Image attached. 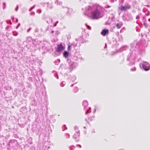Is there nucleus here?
<instances>
[{
	"label": "nucleus",
	"instance_id": "obj_33",
	"mask_svg": "<svg viewBox=\"0 0 150 150\" xmlns=\"http://www.w3.org/2000/svg\"><path fill=\"white\" fill-rule=\"evenodd\" d=\"M7 22L9 23L10 25H11L12 24L11 23L10 20H7Z\"/></svg>",
	"mask_w": 150,
	"mask_h": 150
},
{
	"label": "nucleus",
	"instance_id": "obj_39",
	"mask_svg": "<svg viewBox=\"0 0 150 150\" xmlns=\"http://www.w3.org/2000/svg\"><path fill=\"white\" fill-rule=\"evenodd\" d=\"M38 31V28H36L35 30V32L36 33Z\"/></svg>",
	"mask_w": 150,
	"mask_h": 150
},
{
	"label": "nucleus",
	"instance_id": "obj_50",
	"mask_svg": "<svg viewBox=\"0 0 150 150\" xmlns=\"http://www.w3.org/2000/svg\"><path fill=\"white\" fill-rule=\"evenodd\" d=\"M3 5H4V6H5L6 4H5V3L4 2L3 3Z\"/></svg>",
	"mask_w": 150,
	"mask_h": 150
},
{
	"label": "nucleus",
	"instance_id": "obj_51",
	"mask_svg": "<svg viewBox=\"0 0 150 150\" xmlns=\"http://www.w3.org/2000/svg\"><path fill=\"white\" fill-rule=\"evenodd\" d=\"M54 31H53V30H52V31H51V33H54Z\"/></svg>",
	"mask_w": 150,
	"mask_h": 150
},
{
	"label": "nucleus",
	"instance_id": "obj_21",
	"mask_svg": "<svg viewBox=\"0 0 150 150\" xmlns=\"http://www.w3.org/2000/svg\"><path fill=\"white\" fill-rule=\"evenodd\" d=\"M75 148V146L74 145L71 146L70 148V150H73Z\"/></svg>",
	"mask_w": 150,
	"mask_h": 150
},
{
	"label": "nucleus",
	"instance_id": "obj_6",
	"mask_svg": "<svg viewBox=\"0 0 150 150\" xmlns=\"http://www.w3.org/2000/svg\"><path fill=\"white\" fill-rule=\"evenodd\" d=\"M64 11L67 12V15H70L72 12V10L69 8L66 7L64 8Z\"/></svg>",
	"mask_w": 150,
	"mask_h": 150
},
{
	"label": "nucleus",
	"instance_id": "obj_9",
	"mask_svg": "<svg viewBox=\"0 0 150 150\" xmlns=\"http://www.w3.org/2000/svg\"><path fill=\"white\" fill-rule=\"evenodd\" d=\"M75 67V63L73 62L71 65H70V67L69 69L71 71L73 70V69Z\"/></svg>",
	"mask_w": 150,
	"mask_h": 150
},
{
	"label": "nucleus",
	"instance_id": "obj_54",
	"mask_svg": "<svg viewBox=\"0 0 150 150\" xmlns=\"http://www.w3.org/2000/svg\"><path fill=\"white\" fill-rule=\"evenodd\" d=\"M110 7V6H108V5L107 6V8H109Z\"/></svg>",
	"mask_w": 150,
	"mask_h": 150
},
{
	"label": "nucleus",
	"instance_id": "obj_37",
	"mask_svg": "<svg viewBox=\"0 0 150 150\" xmlns=\"http://www.w3.org/2000/svg\"><path fill=\"white\" fill-rule=\"evenodd\" d=\"M78 129V127L76 126L74 127V129L75 130Z\"/></svg>",
	"mask_w": 150,
	"mask_h": 150
},
{
	"label": "nucleus",
	"instance_id": "obj_57",
	"mask_svg": "<svg viewBox=\"0 0 150 150\" xmlns=\"http://www.w3.org/2000/svg\"><path fill=\"white\" fill-rule=\"evenodd\" d=\"M5 6H4V7H3V9H4L5 8Z\"/></svg>",
	"mask_w": 150,
	"mask_h": 150
},
{
	"label": "nucleus",
	"instance_id": "obj_47",
	"mask_svg": "<svg viewBox=\"0 0 150 150\" xmlns=\"http://www.w3.org/2000/svg\"><path fill=\"white\" fill-rule=\"evenodd\" d=\"M18 22V19L17 18H16V23H17Z\"/></svg>",
	"mask_w": 150,
	"mask_h": 150
},
{
	"label": "nucleus",
	"instance_id": "obj_3",
	"mask_svg": "<svg viewBox=\"0 0 150 150\" xmlns=\"http://www.w3.org/2000/svg\"><path fill=\"white\" fill-rule=\"evenodd\" d=\"M134 59V57H132L131 54H130L128 55L127 59V61H129L130 62L129 64V65L134 64L133 60Z\"/></svg>",
	"mask_w": 150,
	"mask_h": 150
},
{
	"label": "nucleus",
	"instance_id": "obj_15",
	"mask_svg": "<svg viewBox=\"0 0 150 150\" xmlns=\"http://www.w3.org/2000/svg\"><path fill=\"white\" fill-rule=\"evenodd\" d=\"M32 40V37L30 36H29L26 38V40L29 42H30Z\"/></svg>",
	"mask_w": 150,
	"mask_h": 150
},
{
	"label": "nucleus",
	"instance_id": "obj_42",
	"mask_svg": "<svg viewBox=\"0 0 150 150\" xmlns=\"http://www.w3.org/2000/svg\"><path fill=\"white\" fill-rule=\"evenodd\" d=\"M20 25V24L19 23L18 24V25L17 27L16 28L17 29L19 27V26Z\"/></svg>",
	"mask_w": 150,
	"mask_h": 150
},
{
	"label": "nucleus",
	"instance_id": "obj_13",
	"mask_svg": "<svg viewBox=\"0 0 150 150\" xmlns=\"http://www.w3.org/2000/svg\"><path fill=\"white\" fill-rule=\"evenodd\" d=\"M122 25V23L121 22H120L116 24V26L117 27V28L119 29L121 28Z\"/></svg>",
	"mask_w": 150,
	"mask_h": 150
},
{
	"label": "nucleus",
	"instance_id": "obj_52",
	"mask_svg": "<svg viewBox=\"0 0 150 150\" xmlns=\"http://www.w3.org/2000/svg\"><path fill=\"white\" fill-rule=\"evenodd\" d=\"M58 62H60V59H58Z\"/></svg>",
	"mask_w": 150,
	"mask_h": 150
},
{
	"label": "nucleus",
	"instance_id": "obj_35",
	"mask_svg": "<svg viewBox=\"0 0 150 150\" xmlns=\"http://www.w3.org/2000/svg\"><path fill=\"white\" fill-rule=\"evenodd\" d=\"M18 6L17 5L16 7V8L15 9V10L16 11H17L18 9Z\"/></svg>",
	"mask_w": 150,
	"mask_h": 150
},
{
	"label": "nucleus",
	"instance_id": "obj_38",
	"mask_svg": "<svg viewBox=\"0 0 150 150\" xmlns=\"http://www.w3.org/2000/svg\"><path fill=\"white\" fill-rule=\"evenodd\" d=\"M41 10L40 9H38L37 10V11L38 12H39V13H40L41 12Z\"/></svg>",
	"mask_w": 150,
	"mask_h": 150
},
{
	"label": "nucleus",
	"instance_id": "obj_44",
	"mask_svg": "<svg viewBox=\"0 0 150 150\" xmlns=\"http://www.w3.org/2000/svg\"><path fill=\"white\" fill-rule=\"evenodd\" d=\"M77 146H79L80 148L81 147V146L80 144L77 145Z\"/></svg>",
	"mask_w": 150,
	"mask_h": 150
},
{
	"label": "nucleus",
	"instance_id": "obj_16",
	"mask_svg": "<svg viewBox=\"0 0 150 150\" xmlns=\"http://www.w3.org/2000/svg\"><path fill=\"white\" fill-rule=\"evenodd\" d=\"M79 89L77 87H74V93L77 92L78 91Z\"/></svg>",
	"mask_w": 150,
	"mask_h": 150
},
{
	"label": "nucleus",
	"instance_id": "obj_45",
	"mask_svg": "<svg viewBox=\"0 0 150 150\" xmlns=\"http://www.w3.org/2000/svg\"><path fill=\"white\" fill-rule=\"evenodd\" d=\"M86 122H87V123H89V122L88 121V119H86Z\"/></svg>",
	"mask_w": 150,
	"mask_h": 150
},
{
	"label": "nucleus",
	"instance_id": "obj_2",
	"mask_svg": "<svg viewBox=\"0 0 150 150\" xmlns=\"http://www.w3.org/2000/svg\"><path fill=\"white\" fill-rule=\"evenodd\" d=\"M143 64H142L143 69L146 71L149 70L150 68L149 67V65L148 62H143Z\"/></svg>",
	"mask_w": 150,
	"mask_h": 150
},
{
	"label": "nucleus",
	"instance_id": "obj_11",
	"mask_svg": "<svg viewBox=\"0 0 150 150\" xmlns=\"http://www.w3.org/2000/svg\"><path fill=\"white\" fill-rule=\"evenodd\" d=\"M69 78L72 82H73L76 79V77L75 75H72L70 76Z\"/></svg>",
	"mask_w": 150,
	"mask_h": 150
},
{
	"label": "nucleus",
	"instance_id": "obj_34",
	"mask_svg": "<svg viewBox=\"0 0 150 150\" xmlns=\"http://www.w3.org/2000/svg\"><path fill=\"white\" fill-rule=\"evenodd\" d=\"M143 25L145 27H147V25L145 23H144Z\"/></svg>",
	"mask_w": 150,
	"mask_h": 150
},
{
	"label": "nucleus",
	"instance_id": "obj_46",
	"mask_svg": "<svg viewBox=\"0 0 150 150\" xmlns=\"http://www.w3.org/2000/svg\"><path fill=\"white\" fill-rule=\"evenodd\" d=\"M11 18H12V19H13V20L14 19V17L13 16H11Z\"/></svg>",
	"mask_w": 150,
	"mask_h": 150
},
{
	"label": "nucleus",
	"instance_id": "obj_55",
	"mask_svg": "<svg viewBox=\"0 0 150 150\" xmlns=\"http://www.w3.org/2000/svg\"><path fill=\"white\" fill-rule=\"evenodd\" d=\"M148 21L150 22V18H149L148 20Z\"/></svg>",
	"mask_w": 150,
	"mask_h": 150
},
{
	"label": "nucleus",
	"instance_id": "obj_56",
	"mask_svg": "<svg viewBox=\"0 0 150 150\" xmlns=\"http://www.w3.org/2000/svg\"><path fill=\"white\" fill-rule=\"evenodd\" d=\"M73 86H74V85H73H73H71V87H72Z\"/></svg>",
	"mask_w": 150,
	"mask_h": 150
},
{
	"label": "nucleus",
	"instance_id": "obj_48",
	"mask_svg": "<svg viewBox=\"0 0 150 150\" xmlns=\"http://www.w3.org/2000/svg\"><path fill=\"white\" fill-rule=\"evenodd\" d=\"M105 47L104 48H105L107 47V44H106V43H105Z\"/></svg>",
	"mask_w": 150,
	"mask_h": 150
},
{
	"label": "nucleus",
	"instance_id": "obj_61",
	"mask_svg": "<svg viewBox=\"0 0 150 150\" xmlns=\"http://www.w3.org/2000/svg\"><path fill=\"white\" fill-rule=\"evenodd\" d=\"M9 26H8L7 27H6V28H8L9 27Z\"/></svg>",
	"mask_w": 150,
	"mask_h": 150
},
{
	"label": "nucleus",
	"instance_id": "obj_18",
	"mask_svg": "<svg viewBox=\"0 0 150 150\" xmlns=\"http://www.w3.org/2000/svg\"><path fill=\"white\" fill-rule=\"evenodd\" d=\"M77 44L76 43H75L74 42L73 43L71 44V46H72L74 47H75L77 46Z\"/></svg>",
	"mask_w": 150,
	"mask_h": 150
},
{
	"label": "nucleus",
	"instance_id": "obj_26",
	"mask_svg": "<svg viewBox=\"0 0 150 150\" xmlns=\"http://www.w3.org/2000/svg\"><path fill=\"white\" fill-rule=\"evenodd\" d=\"M71 46V45H70L69 44L68 45V50H71L70 49V48Z\"/></svg>",
	"mask_w": 150,
	"mask_h": 150
},
{
	"label": "nucleus",
	"instance_id": "obj_8",
	"mask_svg": "<svg viewBox=\"0 0 150 150\" xmlns=\"http://www.w3.org/2000/svg\"><path fill=\"white\" fill-rule=\"evenodd\" d=\"M108 33L109 30L108 29H104L101 32V34L103 36H105L108 34Z\"/></svg>",
	"mask_w": 150,
	"mask_h": 150
},
{
	"label": "nucleus",
	"instance_id": "obj_17",
	"mask_svg": "<svg viewBox=\"0 0 150 150\" xmlns=\"http://www.w3.org/2000/svg\"><path fill=\"white\" fill-rule=\"evenodd\" d=\"M49 21H47V23H49L50 22L52 23L53 21V20H52V18H49Z\"/></svg>",
	"mask_w": 150,
	"mask_h": 150
},
{
	"label": "nucleus",
	"instance_id": "obj_10",
	"mask_svg": "<svg viewBox=\"0 0 150 150\" xmlns=\"http://www.w3.org/2000/svg\"><path fill=\"white\" fill-rule=\"evenodd\" d=\"M88 105V103L87 101L84 100L83 102V105L84 107V109H85Z\"/></svg>",
	"mask_w": 150,
	"mask_h": 150
},
{
	"label": "nucleus",
	"instance_id": "obj_7",
	"mask_svg": "<svg viewBox=\"0 0 150 150\" xmlns=\"http://www.w3.org/2000/svg\"><path fill=\"white\" fill-rule=\"evenodd\" d=\"M64 49L62 44H60L58 45L57 48L56 49V51L57 52H60L62 51Z\"/></svg>",
	"mask_w": 150,
	"mask_h": 150
},
{
	"label": "nucleus",
	"instance_id": "obj_40",
	"mask_svg": "<svg viewBox=\"0 0 150 150\" xmlns=\"http://www.w3.org/2000/svg\"><path fill=\"white\" fill-rule=\"evenodd\" d=\"M55 4H57L58 5V4H59V2L58 1H57L56 2H55Z\"/></svg>",
	"mask_w": 150,
	"mask_h": 150
},
{
	"label": "nucleus",
	"instance_id": "obj_49",
	"mask_svg": "<svg viewBox=\"0 0 150 150\" xmlns=\"http://www.w3.org/2000/svg\"><path fill=\"white\" fill-rule=\"evenodd\" d=\"M89 120H90L91 121L92 120V119L91 118H88Z\"/></svg>",
	"mask_w": 150,
	"mask_h": 150
},
{
	"label": "nucleus",
	"instance_id": "obj_20",
	"mask_svg": "<svg viewBox=\"0 0 150 150\" xmlns=\"http://www.w3.org/2000/svg\"><path fill=\"white\" fill-rule=\"evenodd\" d=\"M13 33L14 36H16L18 35V33L16 31H13Z\"/></svg>",
	"mask_w": 150,
	"mask_h": 150
},
{
	"label": "nucleus",
	"instance_id": "obj_41",
	"mask_svg": "<svg viewBox=\"0 0 150 150\" xmlns=\"http://www.w3.org/2000/svg\"><path fill=\"white\" fill-rule=\"evenodd\" d=\"M136 19H139V16L138 15L137 16V17H136Z\"/></svg>",
	"mask_w": 150,
	"mask_h": 150
},
{
	"label": "nucleus",
	"instance_id": "obj_43",
	"mask_svg": "<svg viewBox=\"0 0 150 150\" xmlns=\"http://www.w3.org/2000/svg\"><path fill=\"white\" fill-rule=\"evenodd\" d=\"M64 126L65 128V129H67V127H66V125H64Z\"/></svg>",
	"mask_w": 150,
	"mask_h": 150
},
{
	"label": "nucleus",
	"instance_id": "obj_62",
	"mask_svg": "<svg viewBox=\"0 0 150 150\" xmlns=\"http://www.w3.org/2000/svg\"><path fill=\"white\" fill-rule=\"evenodd\" d=\"M58 23V21H57V23Z\"/></svg>",
	"mask_w": 150,
	"mask_h": 150
},
{
	"label": "nucleus",
	"instance_id": "obj_12",
	"mask_svg": "<svg viewBox=\"0 0 150 150\" xmlns=\"http://www.w3.org/2000/svg\"><path fill=\"white\" fill-rule=\"evenodd\" d=\"M69 54V53L66 51H64L63 53V55L65 58H67Z\"/></svg>",
	"mask_w": 150,
	"mask_h": 150
},
{
	"label": "nucleus",
	"instance_id": "obj_19",
	"mask_svg": "<svg viewBox=\"0 0 150 150\" xmlns=\"http://www.w3.org/2000/svg\"><path fill=\"white\" fill-rule=\"evenodd\" d=\"M28 143L30 144H32V138H29L28 139Z\"/></svg>",
	"mask_w": 150,
	"mask_h": 150
},
{
	"label": "nucleus",
	"instance_id": "obj_58",
	"mask_svg": "<svg viewBox=\"0 0 150 150\" xmlns=\"http://www.w3.org/2000/svg\"><path fill=\"white\" fill-rule=\"evenodd\" d=\"M81 1H82V0H79V2H81Z\"/></svg>",
	"mask_w": 150,
	"mask_h": 150
},
{
	"label": "nucleus",
	"instance_id": "obj_28",
	"mask_svg": "<svg viewBox=\"0 0 150 150\" xmlns=\"http://www.w3.org/2000/svg\"><path fill=\"white\" fill-rule=\"evenodd\" d=\"M86 26H87V28H88V29L91 30V27L90 26H89L87 25L86 24Z\"/></svg>",
	"mask_w": 150,
	"mask_h": 150
},
{
	"label": "nucleus",
	"instance_id": "obj_59",
	"mask_svg": "<svg viewBox=\"0 0 150 150\" xmlns=\"http://www.w3.org/2000/svg\"><path fill=\"white\" fill-rule=\"evenodd\" d=\"M146 15H147V16H149V14H146Z\"/></svg>",
	"mask_w": 150,
	"mask_h": 150
},
{
	"label": "nucleus",
	"instance_id": "obj_63",
	"mask_svg": "<svg viewBox=\"0 0 150 150\" xmlns=\"http://www.w3.org/2000/svg\"><path fill=\"white\" fill-rule=\"evenodd\" d=\"M84 128H86V127H84Z\"/></svg>",
	"mask_w": 150,
	"mask_h": 150
},
{
	"label": "nucleus",
	"instance_id": "obj_36",
	"mask_svg": "<svg viewBox=\"0 0 150 150\" xmlns=\"http://www.w3.org/2000/svg\"><path fill=\"white\" fill-rule=\"evenodd\" d=\"M31 28H30L27 30V32H28L30 31L31 30Z\"/></svg>",
	"mask_w": 150,
	"mask_h": 150
},
{
	"label": "nucleus",
	"instance_id": "obj_27",
	"mask_svg": "<svg viewBox=\"0 0 150 150\" xmlns=\"http://www.w3.org/2000/svg\"><path fill=\"white\" fill-rule=\"evenodd\" d=\"M67 61L69 63H70L71 62V60L70 59H68Z\"/></svg>",
	"mask_w": 150,
	"mask_h": 150
},
{
	"label": "nucleus",
	"instance_id": "obj_64",
	"mask_svg": "<svg viewBox=\"0 0 150 150\" xmlns=\"http://www.w3.org/2000/svg\"><path fill=\"white\" fill-rule=\"evenodd\" d=\"M56 24L54 26H56Z\"/></svg>",
	"mask_w": 150,
	"mask_h": 150
},
{
	"label": "nucleus",
	"instance_id": "obj_14",
	"mask_svg": "<svg viewBox=\"0 0 150 150\" xmlns=\"http://www.w3.org/2000/svg\"><path fill=\"white\" fill-rule=\"evenodd\" d=\"M11 143H14L16 145L18 144L17 140L16 139H13L11 140Z\"/></svg>",
	"mask_w": 150,
	"mask_h": 150
},
{
	"label": "nucleus",
	"instance_id": "obj_22",
	"mask_svg": "<svg viewBox=\"0 0 150 150\" xmlns=\"http://www.w3.org/2000/svg\"><path fill=\"white\" fill-rule=\"evenodd\" d=\"M91 112V108L90 107L89 109L87 111L86 114H87L88 113L90 112Z\"/></svg>",
	"mask_w": 150,
	"mask_h": 150
},
{
	"label": "nucleus",
	"instance_id": "obj_60",
	"mask_svg": "<svg viewBox=\"0 0 150 150\" xmlns=\"http://www.w3.org/2000/svg\"><path fill=\"white\" fill-rule=\"evenodd\" d=\"M119 150H123L122 149H119Z\"/></svg>",
	"mask_w": 150,
	"mask_h": 150
},
{
	"label": "nucleus",
	"instance_id": "obj_1",
	"mask_svg": "<svg viewBox=\"0 0 150 150\" xmlns=\"http://www.w3.org/2000/svg\"><path fill=\"white\" fill-rule=\"evenodd\" d=\"M105 9L99 5H93L86 7L83 11L84 14L86 16L89 17L91 15L92 18L98 19L100 18L101 13Z\"/></svg>",
	"mask_w": 150,
	"mask_h": 150
},
{
	"label": "nucleus",
	"instance_id": "obj_4",
	"mask_svg": "<svg viewBox=\"0 0 150 150\" xmlns=\"http://www.w3.org/2000/svg\"><path fill=\"white\" fill-rule=\"evenodd\" d=\"M130 6L128 4L127 5L125 4V6H123L122 5L121 6L119 7V8L121 11H125L127 9H129L130 8Z\"/></svg>",
	"mask_w": 150,
	"mask_h": 150
},
{
	"label": "nucleus",
	"instance_id": "obj_30",
	"mask_svg": "<svg viewBox=\"0 0 150 150\" xmlns=\"http://www.w3.org/2000/svg\"><path fill=\"white\" fill-rule=\"evenodd\" d=\"M35 5H34L33 6L31 7V8H30V9L29 11H31L32 9H33L35 8Z\"/></svg>",
	"mask_w": 150,
	"mask_h": 150
},
{
	"label": "nucleus",
	"instance_id": "obj_5",
	"mask_svg": "<svg viewBox=\"0 0 150 150\" xmlns=\"http://www.w3.org/2000/svg\"><path fill=\"white\" fill-rule=\"evenodd\" d=\"M80 137L79 131H77L74 134L73 136V137L75 140L76 142H78L79 141V137Z\"/></svg>",
	"mask_w": 150,
	"mask_h": 150
},
{
	"label": "nucleus",
	"instance_id": "obj_29",
	"mask_svg": "<svg viewBox=\"0 0 150 150\" xmlns=\"http://www.w3.org/2000/svg\"><path fill=\"white\" fill-rule=\"evenodd\" d=\"M55 76L56 78H57V79H58V75L57 73H56L55 75Z\"/></svg>",
	"mask_w": 150,
	"mask_h": 150
},
{
	"label": "nucleus",
	"instance_id": "obj_53",
	"mask_svg": "<svg viewBox=\"0 0 150 150\" xmlns=\"http://www.w3.org/2000/svg\"><path fill=\"white\" fill-rule=\"evenodd\" d=\"M94 112H96V109H94Z\"/></svg>",
	"mask_w": 150,
	"mask_h": 150
},
{
	"label": "nucleus",
	"instance_id": "obj_31",
	"mask_svg": "<svg viewBox=\"0 0 150 150\" xmlns=\"http://www.w3.org/2000/svg\"><path fill=\"white\" fill-rule=\"evenodd\" d=\"M136 68L135 67H134L133 68L131 69L130 70L131 71H135Z\"/></svg>",
	"mask_w": 150,
	"mask_h": 150
},
{
	"label": "nucleus",
	"instance_id": "obj_24",
	"mask_svg": "<svg viewBox=\"0 0 150 150\" xmlns=\"http://www.w3.org/2000/svg\"><path fill=\"white\" fill-rule=\"evenodd\" d=\"M66 82L65 81H62V86H64Z\"/></svg>",
	"mask_w": 150,
	"mask_h": 150
},
{
	"label": "nucleus",
	"instance_id": "obj_25",
	"mask_svg": "<svg viewBox=\"0 0 150 150\" xmlns=\"http://www.w3.org/2000/svg\"><path fill=\"white\" fill-rule=\"evenodd\" d=\"M125 47L122 46L121 48V50L123 51L124 50H126V49H125Z\"/></svg>",
	"mask_w": 150,
	"mask_h": 150
},
{
	"label": "nucleus",
	"instance_id": "obj_23",
	"mask_svg": "<svg viewBox=\"0 0 150 150\" xmlns=\"http://www.w3.org/2000/svg\"><path fill=\"white\" fill-rule=\"evenodd\" d=\"M70 135L69 134H68V133H67L66 134V138H67V139H68L70 137Z\"/></svg>",
	"mask_w": 150,
	"mask_h": 150
},
{
	"label": "nucleus",
	"instance_id": "obj_32",
	"mask_svg": "<svg viewBox=\"0 0 150 150\" xmlns=\"http://www.w3.org/2000/svg\"><path fill=\"white\" fill-rule=\"evenodd\" d=\"M35 14V13L34 12H32L30 13V15L32 16H34Z\"/></svg>",
	"mask_w": 150,
	"mask_h": 150
}]
</instances>
